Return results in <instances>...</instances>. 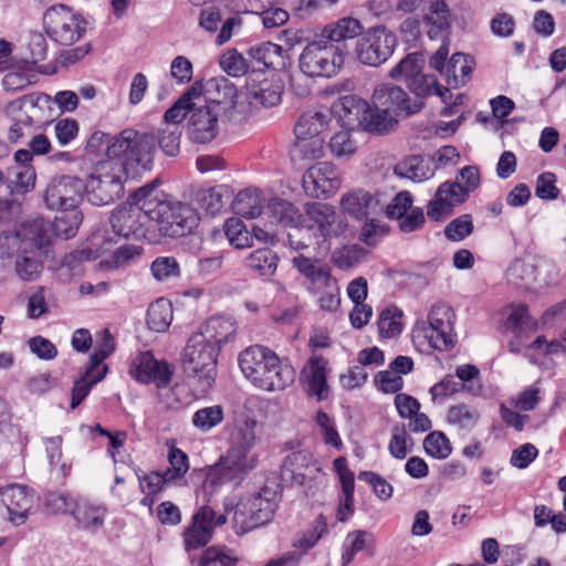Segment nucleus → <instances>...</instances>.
<instances>
[{"mask_svg":"<svg viewBox=\"0 0 566 566\" xmlns=\"http://www.w3.org/2000/svg\"><path fill=\"white\" fill-rule=\"evenodd\" d=\"M454 312L446 304H434L427 321H418L412 329L413 342L420 346L440 352L451 349L455 344Z\"/></svg>","mask_w":566,"mask_h":566,"instance_id":"7","label":"nucleus"},{"mask_svg":"<svg viewBox=\"0 0 566 566\" xmlns=\"http://www.w3.org/2000/svg\"><path fill=\"white\" fill-rule=\"evenodd\" d=\"M209 93L217 92L218 97H210L205 105L195 104L188 117L187 134L197 144L212 142L219 134L220 122L240 123L242 113L238 109L237 88L227 78L210 80Z\"/></svg>","mask_w":566,"mask_h":566,"instance_id":"1","label":"nucleus"},{"mask_svg":"<svg viewBox=\"0 0 566 566\" xmlns=\"http://www.w3.org/2000/svg\"><path fill=\"white\" fill-rule=\"evenodd\" d=\"M401 316L402 311L396 306L385 308L378 319L380 336L386 338L398 336L402 332Z\"/></svg>","mask_w":566,"mask_h":566,"instance_id":"47","label":"nucleus"},{"mask_svg":"<svg viewBox=\"0 0 566 566\" xmlns=\"http://www.w3.org/2000/svg\"><path fill=\"white\" fill-rule=\"evenodd\" d=\"M217 346L206 342L201 335L192 334L182 353V367L189 377L198 380L202 390L209 389L217 376Z\"/></svg>","mask_w":566,"mask_h":566,"instance_id":"9","label":"nucleus"},{"mask_svg":"<svg viewBox=\"0 0 566 566\" xmlns=\"http://www.w3.org/2000/svg\"><path fill=\"white\" fill-rule=\"evenodd\" d=\"M481 413L478 408L465 403L451 406L447 419L460 430L471 431L479 422Z\"/></svg>","mask_w":566,"mask_h":566,"instance_id":"44","label":"nucleus"},{"mask_svg":"<svg viewBox=\"0 0 566 566\" xmlns=\"http://www.w3.org/2000/svg\"><path fill=\"white\" fill-rule=\"evenodd\" d=\"M276 254L268 248L258 249L245 259V265L255 273L268 276L272 275L277 266Z\"/></svg>","mask_w":566,"mask_h":566,"instance_id":"46","label":"nucleus"},{"mask_svg":"<svg viewBox=\"0 0 566 566\" xmlns=\"http://www.w3.org/2000/svg\"><path fill=\"white\" fill-rule=\"evenodd\" d=\"M151 273L157 281H166L180 275L179 263L174 256H158L150 265Z\"/></svg>","mask_w":566,"mask_h":566,"instance_id":"60","label":"nucleus"},{"mask_svg":"<svg viewBox=\"0 0 566 566\" xmlns=\"http://www.w3.org/2000/svg\"><path fill=\"white\" fill-rule=\"evenodd\" d=\"M156 153V136L153 133L137 132L126 128L113 136L112 143L106 147L108 159L124 158L126 172L128 167H142L149 170Z\"/></svg>","mask_w":566,"mask_h":566,"instance_id":"6","label":"nucleus"},{"mask_svg":"<svg viewBox=\"0 0 566 566\" xmlns=\"http://www.w3.org/2000/svg\"><path fill=\"white\" fill-rule=\"evenodd\" d=\"M371 103L376 107H382L394 116L405 114L407 116L418 113L423 107V102L411 98L400 86L392 83L377 85L371 95Z\"/></svg>","mask_w":566,"mask_h":566,"instance_id":"19","label":"nucleus"},{"mask_svg":"<svg viewBox=\"0 0 566 566\" xmlns=\"http://www.w3.org/2000/svg\"><path fill=\"white\" fill-rule=\"evenodd\" d=\"M331 113L326 111L308 109L301 114L295 126V137H322L329 126Z\"/></svg>","mask_w":566,"mask_h":566,"instance_id":"33","label":"nucleus"},{"mask_svg":"<svg viewBox=\"0 0 566 566\" xmlns=\"http://www.w3.org/2000/svg\"><path fill=\"white\" fill-rule=\"evenodd\" d=\"M295 151L303 159H317L324 154V139L323 137H295Z\"/></svg>","mask_w":566,"mask_h":566,"instance_id":"61","label":"nucleus"},{"mask_svg":"<svg viewBox=\"0 0 566 566\" xmlns=\"http://www.w3.org/2000/svg\"><path fill=\"white\" fill-rule=\"evenodd\" d=\"M394 171L398 177L416 182L427 180L433 175L428 164L420 156L405 158L395 166Z\"/></svg>","mask_w":566,"mask_h":566,"instance_id":"40","label":"nucleus"},{"mask_svg":"<svg viewBox=\"0 0 566 566\" xmlns=\"http://www.w3.org/2000/svg\"><path fill=\"white\" fill-rule=\"evenodd\" d=\"M281 499L280 485L266 483L259 492L247 495L237 504L232 523L237 534H244L269 523Z\"/></svg>","mask_w":566,"mask_h":566,"instance_id":"4","label":"nucleus"},{"mask_svg":"<svg viewBox=\"0 0 566 566\" xmlns=\"http://www.w3.org/2000/svg\"><path fill=\"white\" fill-rule=\"evenodd\" d=\"M314 293L323 291V294L318 298V303L322 310L334 312L338 308L339 300V287L337 282L331 276L328 282L318 284L311 290Z\"/></svg>","mask_w":566,"mask_h":566,"instance_id":"54","label":"nucleus"},{"mask_svg":"<svg viewBox=\"0 0 566 566\" xmlns=\"http://www.w3.org/2000/svg\"><path fill=\"white\" fill-rule=\"evenodd\" d=\"M364 27L358 19L352 17L340 18L326 24L321 32V39L328 43H339L361 35Z\"/></svg>","mask_w":566,"mask_h":566,"instance_id":"34","label":"nucleus"},{"mask_svg":"<svg viewBox=\"0 0 566 566\" xmlns=\"http://www.w3.org/2000/svg\"><path fill=\"white\" fill-rule=\"evenodd\" d=\"M227 521L226 514H217L209 505L199 507L181 534L185 551L189 553L205 547L211 541L214 530Z\"/></svg>","mask_w":566,"mask_h":566,"instance_id":"15","label":"nucleus"},{"mask_svg":"<svg viewBox=\"0 0 566 566\" xmlns=\"http://www.w3.org/2000/svg\"><path fill=\"white\" fill-rule=\"evenodd\" d=\"M138 481L142 492L148 494H158L168 483L172 482L170 479H167L165 472L158 471L138 475Z\"/></svg>","mask_w":566,"mask_h":566,"instance_id":"64","label":"nucleus"},{"mask_svg":"<svg viewBox=\"0 0 566 566\" xmlns=\"http://www.w3.org/2000/svg\"><path fill=\"white\" fill-rule=\"evenodd\" d=\"M129 375L140 384H156L158 389L169 386L172 369L168 363L158 360L150 352L139 353L130 363Z\"/></svg>","mask_w":566,"mask_h":566,"instance_id":"22","label":"nucleus"},{"mask_svg":"<svg viewBox=\"0 0 566 566\" xmlns=\"http://www.w3.org/2000/svg\"><path fill=\"white\" fill-rule=\"evenodd\" d=\"M259 428V422L253 418L238 422L230 433L228 452L241 457H256L251 451L256 444Z\"/></svg>","mask_w":566,"mask_h":566,"instance_id":"29","label":"nucleus"},{"mask_svg":"<svg viewBox=\"0 0 566 566\" xmlns=\"http://www.w3.org/2000/svg\"><path fill=\"white\" fill-rule=\"evenodd\" d=\"M328 147L337 158L349 157L357 149L356 142L352 138L349 130H340L334 134L329 139Z\"/></svg>","mask_w":566,"mask_h":566,"instance_id":"59","label":"nucleus"},{"mask_svg":"<svg viewBox=\"0 0 566 566\" xmlns=\"http://www.w3.org/2000/svg\"><path fill=\"white\" fill-rule=\"evenodd\" d=\"M196 334L201 335L206 342L217 346V349L220 350L221 346L235 334V324L230 317L211 316Z\"/></svg>","mask_w":566,"mask_h":566,"instance_id":"32","label":"nucleus"},{"mask_svg":"<svg viewBox=\"0 0 566 566\" xmlns=\"http://www.w3.org/2000/svg\"><path fill=\"white\" fill-rule=\"evenodd\" d=\"M0 494L9 521L17 526L24 524L38 501L34 491L25 485L12 484L0 491Z\"/></svg>","mask_w":566,"mask_h":566,"instance_id":"24","label":"nucleus"},{"mask_svg":"<svg viewBox=\"0 0 566 566\" xmlns=\"http://www.w3.org/2000/svg\"><path fill=\"white\" fill-rule=\"evenodd\" d=\"M268 212L283 226L300 228L303 227L306 221L296 206L280 198L270 200L268 203Z\"/></svg>","mask_w":566,"mask_h":566,"instance_id":"36","label":"nucleus"},{"mask_svg":"<svg viewBox=\"0 0 566 566\" xmlns=\"http://www.w3.org/2000/svg\"><path fill=\"white\" fill-rule=\"evenodd\" d=\"M256 464L258 457H241L227 451L207 472L202 485L205 493L213 495L224 485L237 488Z\"/></svg>","mask_w":566,"mask_h":566,"instance_id":"11","label":"nucleus"},{"mask_svg":"<svg viewBox=\"0 0 566 566\" xmlns=\"http://www.w3.org/2000/svg\"><path fill=\"white\" fill-rule=\"evenodd\" d=\"M327 361L322 356L311 357L303 367L301 376L305 384L306 392L318 401L327 398L329 388L326 378Z\"/></svg>","mask_w":566,"mask_h":566,"instance_id":"28","label":"nucleus"},{"mask_svg":"<svg viewBox=\"0 0 566 566\" xmlns=\"http://www.w3.org/2000/svg\"><path fill=\"white\" fill-rule=\"evenodd\" d=\"M220 67L228 75L239 77L249 73L252 66L249 64V60L244 57L237 50H229L220 56Z\"/></svg>","mask_w":566,"mask_h":566,"instance_id":"48","label":"nucleus"},{"mask_svg":"<svg viewBox=\"0 0 566 566\" xmlns=\"http://www.w3.org/2000/svg\"><path fill=\"white\" fill-rule=\"evenodd\" d=\"M239 366L247 379L265 391L283 390L295 380L294 368L264 346L255 345L242 350Z\"/></svg>","mask_w":566,"mask_h":566,"instance_id":"2","label":"nucleus"},{"mask_svg":"<svg viewBox=\"0 0 566 566\" xmlns=\"http://www.w3.org/2000/svg\"><path fill=\"white\" fill-rule=\"evenodd\" d=\"M180 136L179 126L165 125L156 137V146L158 145L167 156H176L179 153Z\"/></svg>","mask_w":566,"mask_h":566,"instance_id":"55","label":"nucleus"},{"mask_svg":"<svg viewBox=\"0 0 566 566\" xmlns=\"http://www.w3.org/2000/svg\"><path fill=\"white\" fill-rule=\"evenodd\" d=\"M504 327L512 332L514 337L509 347L512 353H520L531 333L537 329V322L528 314L525 304H511L503 311Z\"/></svg>","mask_w":566,"mask_h":566,"instance_id":"23","label":"nucleus"},{"mask_svg":"<svg viewBox=\"0 0 566 566\" xmlns=\"http://www.w3.org/2000/svg\"><path fill=\"white\" fill-rule=\"evenodd\" d=\"M172 321V305L165 298L154 302L147 311V325L157 333L165 332Z\"/></svg>","mask_w":566,"mask_h":566,"instance_id":"45","label":"nucleus"},{"mask_svg":"<svg viewBox=\"0 0 566 566\" xmlns=\"http://www.w3.org/2000/svg\"><path fill=\"white\" fill-rule=\"evenodd\" d=\"M224 233L229 242L237 249L251 245L252 235L245 224L238 218H230L226 221Z\"/></svg>","mask_w":566,"mask_h":566,"instance_id":"51","label":"nucleus"},{"mask_svg":"<svg viewBox=\"0 0 566 566\" xmlns=\"http://www.w3.org/2000/svg\"><path fill=\"white\" fill-rule=\"evenodd\" d=\"M249 57L254 62L252 69L256 72L263 69L282 70L286 65L287 55L283 48L272 42H264L252 46L248 51Z\"/></svg>","mask_w":566,"mask_h":566,"instance_id":"31","label":"nucleus"},{"mask_svg":"<svg viewBox=\"0 0 566 566\" xmlns=\"http://www.w3.org/2000/svg\"><path fill=\"white\" fill-rule=\"evenodd\" d=\"M155 187L139 188L129 201L115 209L109 218L113 231L124 238H147L154 240L151 192Z\"/></svg>","mask_w":566,"mask_h":566,"instance_id":"3","label":"nucleus"},{"mask_svg":"<svg viewBox=\"0 0 566 566\" xmlns=\"http://www.w3.org/2000/svg\"><path fill=\"white\" fill-rule=\"evenodd\" d=\"M397 45L396 35L387 28L379 25L369 28L357 40L355 57L364 65L379 66L394 53Z\"/></svg>","mask_w":566,"mask_h":566,"instance_id":"13","label":"nucleus"},{"mask_svg":"<svg viewBox=\"0 0 566 566\" xmlns=\"http://www.w3.org/2000/svg\"><path fill=\"white\" fill-rule=\"evenodd\" d=\"M56 212L59 214L51 223L54 234L63 240L73 238L76 234L80 224L82 223V212L80 209H65V211Z\"/></svg>","mask_w":566,"mask_h":566,"instance_id":"41","label":"nucleus"},{"mask_svg":"<svg viewBox=\"0 0 566 566\" xmlns=\"http://www.w3.org/2000/svg\"><path fill=\"white\" fill-rule=\"evenodd\" d=\"M232 207L237 214L253 219L261 214L263 198L258 189L248 188L235 196Z\"/></svg>","mask_w":566,"mask_h":566,"instance_id":"37","label":"nucleus"},{"mask_svg":"<svg viewBox=\"0 0 566 566\" xmlns=\"http://www.w3.org/2000/svg\"><path fill=\"white\" fill-rule=\"evenodd\" d=\"M197 201L199 207L210 216L220 212L224 206L222 190L217 187L199 191L197 193Z\"/></svg>","mask_w":566,"mask_h":566,"instance_id":"58","label":"nucleus"},{"mask_svg":"<svg viewBox=\"0 0 566 566\" xmlns=\"http://www.w3.org/2000/svg\"><path fill=\"white\" fill-rule=\"evenodd\" d=\"M424 56L420 52L407 54L389 72V76L395 81H405L409 83L415 76L422 72Z\"/></svg>","mask_w":566,"mask_h":566,"instance_id":"42","label":"nucleus"},{"mask_svg":"<svg viewBox=\"0 0 566 566\" xmlns=\"http://www.w3.org/2000/svg\"><path fill=\"white\" fill-rule=\"evenodd\" d=\"M306 227L316 231L315 235L327 239L343 233L345 223L333 206L314 202L307 206Z\"/></svg>","mask_w":566,"mask_h":566,"instance_id":"25","label":"nucleus"},{"mask_svg":"<svg viewBox=\"0 0 566 566\" xmlns=\"http://www.w3.org/2000/svg\"><path fill=\"white\" fill-rule=\"evenodd\" d=\"M223 420L221 406H210L197 410L192 416V424L201 432H208Z\"/></svg>","mask_w":566,"mask_h":566,"instance_id":"49","label":"nucleus"},{"mask_svg":"<svg viewBox=\"0 0 566 566\" xmlns=\"http://www.w3.org/2000/svg\"><path fill=\"white\" fill-rule=\"evenodd\" d=\"M249 103L254 106L273 107L281 102L282 86L254 69L247 78Z\"/></svg>","mask_w":566,"mask_h":566,"instance_id":"26","label":"nucleus"},{"mask_svg":"<svg viewBox=\"0 0 566 566\" xmlns=\"http://www.w3.org/2000/svg\"><path fill=\"white\" fill-rule=\"evenodd\" d=\"M50 95L44 93L28 94L17 98L6 106V113L23 126H41L51 120Z\"/></svg>","mask_w":566,"mask_h":566,"instance_id":"18","label":"nucleus"},{"mask_svg":"<svg viewBox=\"0 0 566 566\" xmlns=\"http://www.w3.org/2000/svg\"><path fill=\"white\" fill-rule=\"evenodd\" d=\"M154 241L159 238H181L198 226L199 216L189 205L180 201L160 200L151 195Z\"/></svg>","mask_w":566,"mask_h":566,"instance_id":"5","label":"nucleus"},{"mask_svg":"<svg viewBox=\"0 0 566 566\" xmlns=\"http://www.w3.org/2000/svg\"><path fill=\"white\" fill-rule=\"evenodd\" d=\"M170 468L165 470L167 479L176 482L184 478L189 470L188 455L180 449L171 447L168 452Z\"/></svg>","mask_w":566,"mask_h":566,"instance_id":"57","label":"nucleus"},{"mask_svg":"<svg viewBox=\"0 0 566 566\" xmlns=\"http://www.w3.org/2000/svg\"><path fill=\"white\" fill-rule=\"evenodd\" d=\"M51 230V223L43 219H35L28 223L20 232L24 242L23 250L27 251L29 247L41 250L48 245Z\"/></svg>","mask_w":566,"mask_h":566,"instance_id":"38","label":"nucleus"},{"mask_svg":"<svg viewBox=\"0 0 566 566\" xmlns=\"http://www.w3.org/2000/svg\"><path fill=\"white\" fill-rule=\"evenodd\" d=\"M465 201V192L459 188L458 182L446 181L436 192V199L430 201L427 214L430 219L439 221L452 212L453 207Z\"/></svg>","mask_w":566,"mask_h":566,"instance_id":"27","label":"nucleus"},{"mask_svg":"<svg viewBox=\"0 0 566 566\" xmlns=\"http://www.w3.org/2000/svg\"><path fill=\"white\" fill-rule=\"evenodd\" d=\"M412 446V439L408 436L403 426L392 428L388 449L394 458L399 460L405 459L411 451Z\"/></svg>","mask_w":566,"mask_h":566,"instance_id":"56","label":"nucleus"},{"mask_svg":"<svg viewBox=\"0 0 566 566\" xmlns=\"http://www.w3.org/2000/svg\"><path fill=\"white\" fill-rule=\"evenodd\" d=\"M237 562L238 558L231 549L224 546H211L203 552L199 566H234Z\"/></svg>","mask_w":566,"mask_h":566,"instance_id":"53","label":"nucleus"},{"mask_svg":"<svg viewBox=\"0 0 566 566\" xmlns=\"http://www.w3.org/2000/svg\"><path fill=\"white\" fill-rule=\"evenodd\" d=\"M340 105L347 124L357 125L368 133L377 135L389 134L398 125L396 116L391 113L382 109V107H376L373 103L369 104L357 96H344L340 99Z\"/></svg>","mask_w":566,"mask_h":566,"instance_id":"10","label":"nucleus"},{"mask_svg":"<svg viewBox=\"0 0 566 566\" xmlns=\"http://www.w3.org/2000/svg\"><path fill=\"white\" fill-rule=\"evenodd\" d=\"M448 54V44L443 43L430 57L429 64L443 76L450 88H458L470 80L474 61L468 54L454 53L446 64Z\"/></svg>","mask_w":566,"mask_h":566,"instance_id":"17","label":"nucleus"},{"mask_svg":"<svg viewBox=\"0 0 566 566\" xmlns=\"http://www.w3.org/2000/svg\"><path fill=\"white\" fill-rule=\"evenodd\" d=\"M23 252L24 254L18 255L15 261L17 274L23 281H34L42 271V262L32 251H30V254L28 250H23Z\"/></svg>","mask_w":566,"mask_h":566,"instance_id":"50","label":"nucleus"},{"mask_svg":"<svg viewBox=\"0 0 566 566\" xmlns=\"http://www.w3.org/2000/svg\"><path fill=\"white\" fill-rule=\"evenodd\" d=\"M407 85L418 99L431 94L440 96L443 102L451 97L449 88L439 85L434 75L424 74L423 72L415 76Z\"/></svg>","mask_w":566,"mask_h":566,"instance_id":"43","label":"nucleus"},{"mask_svg":"<svg viewBox=\"0 0 566 566\" xmlns=\"http://www.w3.org/2000/svg\"><path fill=\"white\" fill-rule=\"evenodd\" d=\"M77 501L65 493H50L45 497V506L54 514H73Z\"/></svg>","mask_w":566,"mask_h":566,"instance_id":"63","label":"nucleus"},{"mask_svg":"<svg viewBox=\"0 0 566 566\" xmlns=\"http://www.w3.org/2000/svg\"><path fill=\"white\" fill-rule=\"evenodd\" d=\"M302 185L305 193L312 198H327L342 185L336 167L331 163H318L303 175Z\"/></svg>","mask_w":566,"mask_h":566,"instance_id":"20","label":"nucleus"},{"mask_svg":"<svg viewBox=\"0 0 566 566\" xmlns=\"http://www.w3.org/2000/svg\"><path fill=\"white\" fill-rule=\"evenodd\" d=\"M321 471L316 460L307 450L287 454L281 465V481L291 486H304Z\"/></svg>","mask_w":566,"mask_h":566,"instance_id":"21","label":"nucleus"},{"mask_svg":"<svg viewBox=\"0 0 566 566\" xmlns=\"http://www.w3.org/2000/svg\"><path fill=\"white\" fill-rule=\"evenodd\" d=\"M473 228L471 214H462L444 228V234L451 241H461L472 233Z\"/></svg>","mask_w":566,"mask_h":566,"instance_id":"62","label":"nucleus"},{"mask_svg":"<svg viewBox=\"0 0 566 566\" xmlns=\"http://www.w3.org/2000/svg\"><path fill=\"white\" fill-rule=\"evenodd\" d=\"M343 64L342 49L322 39L308 43L300 56L301 71L311 77H331Z\"/></svg>","mask_w":566,"mask_h":566,"instance_id":"12","label":"nucleus"},{"mask_svg":"<svg viewBox=\"0 0 566 566\" xmlns=\"http://www.w3.org/2000/svg\"><path fill=\"white\" fill-rule=\"evenodd\" d=\"M340 205L344 211L358 220L366 219L369 214H377L382 210L379 199L361 189L344 195Z\"/></svg>","mask_w":566,"mask_h":566,"instance_id":"30","label":"nucleus"},{"mask_svg":"<svg viewBox=\"0 0 566 566\" xmlns=\"http://www.w3.org/2000/svg\"><path fill=\"white\" fill-rule=\"evenodd\" d=\"M83 191L84 184L78 177L62 175L49 181L43 192V201L52 211L78 209Z\"/></svg>","mask_w":566,"mask_h":566,"instance_id":"16","label":"nucleus"},{"mask_svg":"<svg viewBox=\"0 0 566 566\" xmlns=\"http://www.w3.org/2000/svg\"><path fill=\"white\" fill-rule=\"evenodd\" d=\"M46 33L62 45H71L85 32V22L63 4L49 8L43 17Z\"/></svg>","mask_w":566,"mask_h":566,"instance_id":"14","label":"nucleus"},{"mask_svg":"<svg viewBox=\"0 0 566 566\" xmlns=\"http://www.w3.org/2000/svg\"><path fill=\"white\" fill-rule=\"evenodd\" d=\"M293 266L303 275L310 283V290L321 283L328 282L331 270L328 265L322 263L318 259H313L298 253L291 260Z\"/></svg>","mask_w":566,"mask_h":566,"instance_id":"35","label":"nucleus"},{"mask_svg":"<svg viewBox=\"0 0 566 566\" xmlns=\"http://www.w3.org/2000/svg\"><path fill=\"white\" fill-rule=\"evenodd\" d=\"M124 166L113 159L102 161L84 184L87 200L94 206H106L124 193Z\"/></svg>","mask_w":566,"mask_h":566,"instance_id":"8","label":"nucleus"},{"mask_svg":"<svg viewBox=\"0 0 566 566\" xmlns=\"http://www.w3.org/2000/svg\"><path fill=\"white\" fill-rule=\"evenodd\" d=\"M423 449L428 455L436 459H446L452 451L449 439L441 431L429 433L423 440Z\"/></svg>","mask_w":566,"mask_h":566,"instance_id":"52","label":"nucleus"},{"mask_svg":"<svg viewBox=\"0 0 566 566\" xmlns=\"http://www.w3.org/2000/svg\"><path fill=\"white\" fill-rule=\"evenodd\" d=\"M72 515L82 528L96 530L104 523L106 509L102 505L83 501L77 502Z\"/></svg>","mask_w":566,"mask_h":566,"instance_id":"39","label":"nucleus"}]
</instances>
